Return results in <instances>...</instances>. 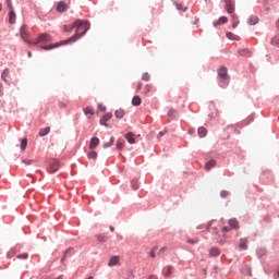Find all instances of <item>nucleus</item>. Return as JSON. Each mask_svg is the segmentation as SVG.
<instances>
[{
  "label": "nucleus",
  "mask_w": 279,
  "mask_h": 279,
  "mask_svg": "<svg viewBox=\"0 0 279 279\" xmlns=\"http://www.w3.org/2000/svg\"><path fill=\"white\" fill-rule=\"evenodd\" d=\"M74 27L76 29V33H75L74 36L70 37L66 40L58 43V44H52L50 46H41V49L45 50V51H50V50L57 49V48H59L63 45H69L70 43H74V41L80 40L81 37H83L86 34V32L88 29H90V24H88L86 21L77 20L74 23Z\"/></svg>",
  "instance_id": "obj_1"
},
{
  "label": "nucleus",
  "mask_w": 279,
  "mask_h": 279,
  "mask_svg": "<svg viewBox=\"0 0 279 279\" xmlns=\"http://www.w3.org/2000/svg\"><path fill=\"white\" fill-rule=\"evenodd\" d=\"M218 77H219V82L223 83L222 86L228 85L229 82H230V76L228 74V69L225 68V66L219 68V70H218Z\"/></svg>",
  "instance_id": "obj_2"
},
{
  "label": "nucleus",
  "mask_w": 279,
  "mask_h": 279,
  "mask_svg": "<svg viewBox=\"0 0 279 279\" xmlns=\"http://www.w3.org/2000/svg\"><path fill=\"white\" fill-rule=\"evenodd\" d=\"M225 9L227 11L228 14H234L235 12V2L234 0H225Z\"/></svg>",
  "instance_id": "obj_3"
},
{
  "label": "nucleus",
  "mask_w": 279,
  "mask_h": 279,
  "mask_svg": "<svg viewBox=\"0 0 279 279\" xmlns=\"http://www.w3.org/2000/svg\"><path fill=\"white\" fill-rule=\"evenodd\" d=\"M213 223H214V221H209L205 226L201 225V226L196 227V229H199V230L205 229V231H207V232H210L213 230L214 233L218 234L219 233L218 228L217 227L211 228Z\"/></svg>",
  "instance_id": "obj_4"
},
{
  "label": "nucleus",
  "mask_w": 279,
  "mask_h": 279,
  "mask_svg": "<svg viewBox=\"0 0 279 279\" xmlns=\"http://www.w3.org/2000/svg\"><path fill=\"white\" fill-rule=\"evenodd\" d=\"M51 41V36L48 33H41L38 36L37 41L33 43V45H38L40 43H49Z\"/></svg>",
  "instance_id": "obj_5"
},
{
  "label": "nucleus",
  "mask_w": 279,
  "mask_h": 279,
  "mask_svg": "<svg viewBox=\"0 0 279 279\" xmlns=\"http://www.w3.org/2000/svg\"><path fill=\"white\" fill-rule=\"evenodd\" d=\"M21 38L22 40L26 41L28 45H33V43L29 41V34L27 32L26 25H22L21 27Z\"/></svg>",
  "instance_id": "obj_6"
},
{
  "label": "nucleus",
  "mask_w": 279,
  "mask_h": 279,
  "mask_svg": "<svg viewBox=\"0 0 279 279\" xmlns=\"http://www.w3.org/2000/svg\"><path fill=\"white\" fill-rule=\"evenodd\" d=\"M118 265H120V256H118V255L111 256L109 262H108V266L109 267H114V266H118Z\"/></svg>",
  "instance_id": "obj_7"
},
{
  "label": "nucleus",
  "mask_w": 279,
  "mask_h": 279,
  "mask_svg": "<svg viewBox=\"0 0 279 279\" xmlns=\"http://www.w3.org/2000/svg\"><path fill=\"white\" fill-rule=\"evenodd\" d=\"M69 9V4L65 1L58 2L57 11L62 13Z\"/></svg>",
  "instance_id": "obj_8"
},
{
  "label": "nucleus",
  "mask_w": 279,
  "mask_h": 279,
  "mask_svg": "<svg viewBox=\"0 0 279 279\" xmlns=\"http://www.w3.org/2000/svg\"><path fill=\"white\" fill-rule=\"evenodd\" d=\"M238 53H239V56L244 57V58H252V56H253V52L246 48L239 49Z\"/></svg>",
  "instance_id": "obj_9"
},
{
  "label": "nucleus",
  "mask_w": 279,
  "mask_h": 279,
  "mask_svg": "<svg viewBox=\"0 0 279 279\" xmlns=\"http://www.w3.org/2000/svg\"><path fill=\"white\" fill-rule=\"evenodd\" d=\"M229 19L227 16H220L216 23H214V27H218L220 25L228 24Z\"/></svg>",
  "instance_id": "obj_10"
},
{
  "label": "nucleus",
  "mask_w": 279,
  "mask_h": 279,
  "mask_svg": "<svg viewBox=\"0 0 279 279\" xmlns=\"http://www.w3.org/2000/svg\"><path fill=\"white\" fill-rule=\"evenodd\" d=\"M112 118V114L109 112L107 114H105L101 119H100V124L108 128L109 125L107 124V122Z\"/></svg>",
  "instance_id": "obj_11"
},
{
  "label": "nucleus",
  "mask_w": 279,
  "mask_h": 279,
  "mask_svg": "<svg viewBox=\"0 0 279 279\" xmlns=\"http://www.w3.org/2000/svg\"><path fill=\"white\" fill-rule=\"evenodd\" d=\"M133 136L134 135L132 132H129L125 134V140H126L128 144H130V145L136 144V138H134Z\"/></svg>",
  "instance_id": "obj_12"
},
{
  "label": "nucleus",
  "mask_w": 279,
  "mask_h": 279,
  "mask_svg": "<svg viewBox=\"0 0 279 279\" xmlns=\"http://www.w3.org/2000/svg\"><path fill=\"white\" fill-rule=\"evenodd\" d=\"M60 162L57 159H53L50 166L51 173H54L59 170Z\"/></svg>",
  "instance_id": "obj_13"
},
{
  "label": "nucleus",
  "mask_w": 279,
  "mask_h": 279,
  "mask_svg": "<svg viewBox=\"0 0 279 279\" xmlns=\"http://www.w3.org/2000/svg\"><path fill=\"white\" fill-rule=\"evenodd\" d=\"M98 145H99V138L92 137L89 143V149H96Z\"/></svg>",
  "instance_id": "obj_14"
},
{
  "label": "nucleus",
  "mask_w": 279,
  "mask_h": 279,
  "mask_svg": "<svg viewBox=\"0 0 279 279\" xmlns=\"http://www.w3.org/2000/svg\"><path fill=\"white\" fill-rule=\"evenodd\" d=\"M230 17H231V25H232L233 29H235L236 26L239 25V19L235 13L230 14Z\"/></svg>",
  "instance_id": "obj_15"
},
{
  "label": "nucleus",
  "mask_w": 279,
  "mask_h": 279,
  "mask_svg": "<svg viewBox=\"0 0 279 279\" xmlns=\"http://www.w3.org/2000/svg\"><path fill=\"white\" fill-rule=\"evenodd\" d=\"M10 10V13H9V22L10 24H14L15 23V20H16V15L14 13V9L12 7V9H9Z\"/></svg>",
  "instance_id": "obj_16"
},
{
  "label": "nucleus",
  "mask_w": 279,
  "mask_h": 279,
  "mask_svg": "<svg viewBox=\"0 0 279 279\" xmlns=\"http://www.w3.org/2000/svg\"><path fill=\"white\" fill-rule=\"evenodd\" d=\"M228 225L231 229L238 230L239 229V221L236 219H230Z\"/></svg>",
  "instance_id": "obj_17"
},
{
  "label": "nucleus",
  "mask_w": 279,
  "mask_h": 279,
  "mask_svg": "<svg viewBox=\"0 0 279 279\" xmlns=\"http://www.w3.org/2000/svg\"><path fill=\"white\" fill-rule=\"evenodd\" d=\"M258 23V17L255 15H251L247 20V24L253 26L256 25Z\"/></svg>",
  "instance_id": "obj_18"
},
{
  "label": "nucleus",
  "mask_w": 279,
  "mask_h": 279,
  "mask_svg": "<svg viewBox=\"0 0 279 279\" xmlns=\"http://www.w3.org/2000/svg\"><path fill=\"white\" fill-rule=\"evenodd\" d=\"M114 117L121 120L125 117V111L123 109H118L114 111Z\"/></svg>",
  "instance_id": "obj_19"
},
{
  "label": "nucleus",
  "mask_w": 279,
  "mask_h": 279,
  "mask_svg": "<svg viewBox=\"0 0 279 279\" xmlns=\"http://www.w3.org/2000/svg\"><path fill=\"white\" fill-rule=\"evenodd\" d=\"M217 165V162L215 160H209L205 163V169L206 171H210V169H213L215 166Z\"/></svg>",
  "instance_id": "obj_20"
},
{
  "label": "nucleus",
  "mask_w": 279,
  "mask_h": 279,
  "mask_svg": "<svg viewBox=\"0 0 279 279\" xmlns=\"http://www.w3.org/2000/svg\"><path fill=\"white\" fill-rule=\"evenodd\" d=\"M141 104H142V98L140 96H134L132 100V105L137 107V106H141Z\"/></svg>",
  "instance_id": "obj_21"
},
{
  "label": "nucleus",
  "mask_w": 279,
  "mask_h": 279,
  "mask_svg": "<svg viewBox=\"0 0 279 279\" xmlns=\"http://www.w3.org/2000/svg\"><path fill=\"white\" fill-rule=\"evenodd\" d=\"M49 133H50V126H46L44 129H40L39 136L43 137L48 135Z\"/></svg>",
  "instance_id": "obj_22"
},
{
  "label": "nucleus",
  "mask_w": 279,
  "mask_h": 279,
  "mask_svg": "<svg viewBox=\"0 0 279 279\" xmlns=\"http://www.w3.org/2000/svg\"><path fill=\"white\" fill-rule=\"evenodd\" d=\"M247 240L246 239H241L239 243L240 250H246L247 248Z\"/></svg>",
  "instance_id": "obj_23"
},
{
  "label": "nucleus",
  "mask_w": 279,
  "mask_h": 279,
  "mask_svg": "<svg viewBox=\"0 0 279 279\" xmlns=\"http://www.w3.org/2000/svg\"><path fill=\"white\" fill-rule=\"evenodd\" d=\"M211 257H218L220 255V250L218 247H213L210 250Z\"/></svg>",
  "instance_id": "obj_24"
},
{
  "label": "nucleus",
  "mask_w": 279,
  "mask_h": 279,
  "mask_svg": "<svg viewBox=\"0 0 279 279\" xmlns=\"http://www.w3.org/2000/svg\"><path fill=\"white\" fill-rule=\"evenodd\" d=\"M198 134H199V136L203 138V137H206V135H207V129L206 128H204V126H199V129H198Z\"/></svg>",
  "instance_id": "obj_25"
},
{
  "label": "nucleus",
  "mask_w": 279,
  "mask_h": 279,
  "mask_svg": "<svg viewBox=\"0 0 279 279\" xmlns=\"http://www.w3.org/2000/svg\"><path fill=\"white\" fill-rule=\"evenodd\" d=\"M173 266H167V272H163L165 278H169L172 275Z\"/></svg>",
  "instance_id": "obj_26"
},
{
  "label": "nucleus",
  "mask_w": 279,
  "mask_h": 279,
  "mask_svg": "<svg viewBox=\"0 0 279 279\" xmlns=\"http://www.w3.org/2000/svg\"><path fill=\"white\" fill-rule=\"evenodd\" d=\"M73 29H76V26H74V23L72 25H64L63 31L66 33H71Z\"/></svg>",
  "instance_id": "obj_27"
},
{
  "label": "nucleus",
  "mask_w": 279,
  "mask_h": 279,
  "mask_svg": "<svg viewBox=\"0 0 279 279\" xmlns=\"http://www.w3.org/2000/svg\"><path fill=\"white\" fill-rule=\"evenodd\" d=\"M124 146H125V142L123 140H119L116 143V148H118L119 150H122Z\"/></svg>",
  "instance_id": "obj_28"
},
{
  "label": "nucleus",
  "mask_w": 279,
  "mask_h": 279,
  "mask_svg": "<svg viewBox=\"0 0 279 279\" xmlns=\"http://www.w3.org/2000/svg\"><path fill=\"white\" fill-rule=\"evenodd\" d=\"M97 240L100 242V243H105L109 240V238L105 234H97Z\"/></svg>",
  "instance_id": "obj_29"
},
{
  "label": "nucleus",
  "mask_w": 279,
  "mask_h": 279,
  "mask_svg": "<svg viewBox=\"0 0 279 279\" xmlns=\"http://www.w3.org/2000/svg\"><path fill=\"white\" fill-rule=\"evenodd\" d=\"M271 45L279 48V34L271 39Z\"/></svg>",
  "instance_id": "obj_30"
},
{
  "label": "nucleus",
  "mask_w": 279,
  "mask_h": 279,
  "mask_svg": "<svg viewBox=\"0 0 279 279\" xmlns=\"http://www.w3.org/2000/svg\"><path fill=\"white\" fill-rule=\"evenodd\" d=\"M84 112L85 114H89V116H94L95 114V111H94V108L93 107H86L84 108Z\"/></svg>",
  "instance_id": "obj_31"
},
{
  "label": "nucleus",
  "mask_w": 279,
  "mask_h": 279,
  "mask_svg": "<svg viewBox=\"0 0 279 279\" xmlns=\"http://www.w3.org/2000/svg\"><path fill=\"white\" fill-rule=\"evenodd\" d=\"M97 153L92 150L87 154V158L90 159V160H96L97 159Z\"/></svg>",
  "instance_id": "obj_32"
},
{
  "label": "nucleus",
  "mask_w": 279,
  "mask_h": 279,
  "mask_svg": "<svg viewBox=\"0 0 279 279\" xmlns=\"http://www.w3.org/2000/svg\"><path fill=\"white\" fill-rule=\"evenodd\" d=\"M151 89H153V85L147 84V85H145V87H144V89H143V93H144L145 95H147V94H149V93L151 92Z\"/></svg>",
  "instance_id": "obj_33"
},
{
  "label": "nucleus",
  "mask_w": 279,
  "mask_h": 279,
  "mask_svg": "<svg viewBox=\"0 0 279 279\" xmlns=\"http://www.w3.org/2000/svg\"><path fill=\"white\" fill-rule=\"evenodd\" d=\"M26 147H27V138L24 137L21 141V149H22V151H24L26 149Z\"/></svg>",
  "instance_id": "obj_34"
},
{
  "label": "nucleus",
  "mask_w": 279,
  "mask_h": 279,
  "mask_svg": "<svg viewBox=\"0 0 279 279\" xmlns=\"http://www.w3.org/2000/svg\"><path fill=\"white\" fill-rule=\"evenodd\" d=\"M114 141H116L114 137H110V142H108L107 144H104V148H109V147L113 146Z\"/></svg>",
  "instance_id": "obj_35"
},
{
  "label": "nucleus",
  "mask_w": 279,
  "mask_h": 279,
  "mask_svg": "<svg viewBox=\"0 0 279 279\" xmlns=\"http://www.w3.org/2000/svg\"><path fill=\"white\" fill-rule=\"evenodd\" d=\"M143 82H149L150 81V74L149 73H144L142 76Z\"/></svg>",
  "instance_id": "obj_36"
},
{
  "label": "nucleus",
  "mask_w": 279,
  "mask_h": 279,
  "mask_svg": "<svg viewBox=\"0 0 279 279\" xmlns=\"http://www.w3.org/2000/svg\"><path fill=\"white\" fill-rule=\"evenodd\" d=\"M227 38L229 40H236V35H234L233 33H227Z\"/></svg>",
  "instance_id": "obj_37"
},
{
  "label": "nucleus",
  "mask_w": 279,
  "mask_h": 279,
  "mask_svg": "<svg viewBox=\"0 0 279 279\" xmlns=\"http://www.w3.org/2000/svg\"><path fill=\"white\" fill-rule=\"evenodd\" d=\"M132 187H133L134 191L138 190L140 185H138V181L137 180H133L132 181Z\"/></svg>",
  "instance_id": "obj_38"
},
{
  "label": "nucleus",
  "mask_w": 279,
  "mask_h": 279,
  "mask_svg": "<svg viewBox=\"0 0 279 279\" xmlns=\"http://www.w3.org/2000/svg\"><path fill=\"white\" fill-rule=\"evenodd\" d=\"M198 242H199L198 239H195V240L189 239V240H187V243L191 244V245H195V244H197Z\"/></svg>",
  "instance_id": "obj_39"
},
{
  "label": "nucleus",
  "mask_w": 279,
  "mask_h": 279,
  "mask_svg": "<svg viewBox=\"0 0 279 279\" xmlns=\"http://www.w3.org/2000/svg\"><path fill=\"white\" fill-rule=\"evenodd\" d=\"M156 251H157L156 247L153 248V250H150V252H149V257L155 258V257H156Z\"/></svg>",
  "instance_id": "obj_40"
},
{
  "label": "nucleus",
  "mask_w": 279,
  "mask_h": 279,
  "mask_svg": "<svg viewBox=\"0 0 279 279\" xmlns=\"http://www.w3.org/2000/svg\"><path fill=\"white\" fill-rule=\"evenodd\" d=\"M17 258H20V259H27L28 258V254L27 253L20 254V255H17Z\"/></svg>",
  "instance_id": "obj_41"
},
{
  "label": "nucleus",
  "mask_w": 279,
  "mask_h": 279,
  "mask_svg": "<svg viewBox=\"0 0 279 279\" xmlns=\"http://www.w3.org/2000/svg\"><path fill=\"white\" fill-rule=\"evenodd\" d=\"M99 112H106V107L104 105H98Z\"/></svg>",
  "instance_id": "obj_42"
},
{
  "label": "nucleus",
  "mask_w": 279,
  "mask_h": 279,
  "mask_svg": "<svg viewBox=\"0 0 279 279\" xmlns=\"http://www.w3.org/2000/svg\"><path fill=\"white\" fill-rule=\"evenodd\" d=\"M220 196H222L223 198L228 197L229 196V192L223 190L222 192H220Z\"/></svg>",
  "instance_id": "obj_43"
},
{
  "label": "nucleus",
  "mask_w": 279,
  "mask_h": 279,
  "mask_svg": "<svg viewBox=\"0 0 279 279\" xmlns=\"http://www.w3.org/2000/svg\"><path fill=\"white\" fill-rule=\"evenodd\" d=\"M7 7L12 10L13 4H12V0H7Z\"/></svg>",
  "instance_id": "obj_44"
},
{
  "label": "nucleus",
  "mask_w": 279,
  "mask_h": 279,
  "mask_svg": "<svg viewBox=\"0 0 279 279\" xmlns=\"http://www.w3.org/2000/svg\"><path fill=\"white\" fill-rule=\"evenodd\" d=\"M142 87H143V84H142V83H137V85H136V92L140 93L141 89H142Z\"/></svg>",
  "instance_id": "obj_45"
},
{
  "label": "nucleus",
  "mask_w": 279,
  "mask_h": 279,
  "mask_svg": "<svg viewBox=\"0 0 279 279\" xmlns=\"http://www.w3.org/2000/svg\"><path fill=\"white\" fill-rule=\"evenodd\" d=\"M34 161L33 160H29V159H25L23 160V163L24 165H32Z\"/></svg>",
  "instance_id": "obj_46"
},
{
  "label": "nucleus",
  "mask_w": 279,
  "mask_h": 279,
  "mask_svg": "<svg viewBox=\"0 0 279 279\" xmlns=\"http://www.w3.org/2000/svg\"><path fill=\"white\" fill-rule=\"evenodd\" d=\"M230 228L229 227H225L223 229H222V232H230Z\"/></svg>",
  "instance_id": "obj_47"
},
{
  "label": "nucleus",
  "mask_w": 279,
  "mask_h": 279,
  "mask_svg": "<svg viewBox=\"0 0 279 279\" xmlns=\"http://www.w3.org/2000/svg\"><path fill=\"white\" fill-rule=\"evenodd\" d=\"M148 279H157L155 275H149Z\"/></svg>",
  "instance_id": "obj_48"
},
{
  "label": "nucleus",
  "mask_w": 279,
  "mask_h": 279,
  "mask_svg": "<svg viewBox=\"0 0 279 279\" xmlns=\"http://www.w3.org/2000/svg\"><path fill=\"white\" fill-rule=\"evenodd\" d=\"M178 10H183L181 4H177Z\"/></svg>",
  "instance_id": "obj_49"
},
{
  "label": "nucleus",
  "mask_w": 279,
  "mask_h": 279,
  "mask_svg": "<svg viewBox=\"0 0 279 279\" xmlns=\"http://www.w3.org/2000/svg\"><path fill=\"white\" fill-rule=\"evenodd\" d=\"M276 27L279 29V19L276 22Z\"/></svg>",
  "instance_id": "obj_50"
},
{
  "label": "nucleus",
  "mask_w": 279,
  "mask_h": 279,
  "mask_svg": "<svg viewBox=\"0 0 279 279\" xmlns=\"http://www.w3.org/2000/svg\"><path fill=\"white\" fill-rule=\"evenodd\" d=\"M110 231L114 232L116 231L114 227H110Z\"/></svg>",
  "instance_id": "obj_51"
},
{
  "label": "nucleus",
  "mask_w": 279,
  "mask_h": 279,
  "mask_svg": "<svg viewBox=\"0 0 279 279\" xmlns=\"http://www.w3.org/2000/svg\"><path fill=\"white\" fill-rule=\"evenodd\" d=\"M165 134L162 132H159V136H163Z\"/></svg>",
  "instance_id": "obj_52"
},
{
  "label": "nucleus",
  "mask_w": 279,
  "mask_h": 279,
  "mask_svg": "<svg viewBox=\"0 0 279 279\" xmlns=\"http://www.w3.org/2000/svg\"><path fill=\"white\" fill-rule=\"evenodd\" d=\"M2 11V4L0 3V12Z\"/></svg>",
  "instance_id": "obj_53"
},
{
  "label": "nucleus",
  "mask_w": 279,
  "mask_h": 279,
  "mask_svg": "<svg viewBox=\"0 0 279 279\" xmlns=\"http://www.w3.org/2000/svg\"><path fill=\"white\" fill-rule=\"evenodd\" d=\"M87 279H94V277H93V276H89Z\"/></svg>",
  "instance_id": "obj_54"
},
{
  "label": "nucleus",
  "mask_w": 279,
  "mask_h": 279,
  "mask_svg": "<svg viewBox=\"0 0 279 279\" xmlns=\"http://www.w3.org/2000/svg\"><path fill=\"white\" fill-rule=\"evenodd\" d=\"M235 133H236V134H240V132H239V131H235Z\"/></svg>",
  "instance_id": "obj_55"
},
{
  "label": "nucleus",
  "mask_w": 279,
  "mask_h": 279,
  "mask_svg": "<svg viewBox=\"0 0 279 279\" xmlns=\"http://www.w3.org/2000/svg\"><path fill=\"white\" fill-rule=\"evenodd\" d=\"M57 279H62L61 277H58Z\"/></svg>",
  "instance_id": "obj_56"
},
{
  "label": "nucleus",
  "mask_w": 279,
  "mask_h": 279,
  "mask_svg": "<svg viewBox=\"0 0 279 279\" xmlns=\"http://www.w3.org/2000/svg\"><path fill=\"white\" fill-rule=\"evenodd\" d=\"M28 56L31 57V52L28 53Z\"/></svg>",
  "instance_id": "obj_57"
}]
</instances>
